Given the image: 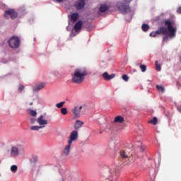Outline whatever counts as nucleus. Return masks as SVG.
Listing matches in <instances>:
<instances>
[{
	"instance_id": "12",
	"label": "nucleus",
	"mask_w": 181,
	"mask_h": 181,
	"mask_svg": "<svg viewBox=\"0 0 181 181\" xmlns=\"http://www.w3.org/2000/svg\"><path fill=\"white\" fill-rule=\"evenodd\" d=\"M78 138V132L77 131H73L69 138L68 144L72 145L73 142L77 141Z\"/></svg>"
},
{
	"instance_id": "2",
	"label": "nucleus",
	"mask_w": 181,
	"mask_h": 181,
	"mask_svg": "<svg viewBox=\"0 0 181 181\" xmlns=\"http://www.w3.org/2000/svg\"><path fill=\"white\" fill-rule=\"evenodd\" d=\"M87 76V69L86 68H77L75 69L72 75V83L81 84L84 81V78Z\"/></svg>"
},
{
	"instance_id": "36",
	"label": "nucleus",
	"mask_w": 181,
	"mask_h": 181,
	"mask_svg": "<svg viewBox=\"0 0 181 181\" xmlns=\"http://www.w3.org/2000/svg\"><path fill=\"white\" fill-rule=\"evenodd\" d=\"M109 146H110V149L115 148V145H112V143H110Z\"/></svg>"
},
{
	"instance_id": "39",
	"label": "nucleus",
	"mask_w": 181,
	"mask_h": 181,
	"mask_svg": "<svg viewBox=\"0 0 181 181\" xmlns=\"http://www.w3.org/2000/svg\"><path fill=\"white\" fill-rule=\"evenodd\" d=\"M57 2H63V0H56Z\"/></svg>"
},
{
	"instance_id": "11",
	"label": "nucleus",
	"mask_w": 181,
	"mask_h": 181,
	"mask_svg": "<svg viewBox=\"0 0 181 181\" xmlns=\"http://www.w3.org/2000/svg\"><path fill=\"white\" fill-rule=\"evenodd\" d=\"M83 26V21H78L74 25V30L75 33L73 32V30L71 31V35L72 36H76V35H77V33H80V30H81V27Z\"/></svg>"
},
{
	"instance_id": "22",
	"label": "nucleus",
	"mask_w": 181,
	"mask_h": 181,
	"mask_svg": "<svg viewBox=\"0 0 181 181\" xmlns=\"http://www.w3.org/2000/svg\"><path fill=\"white\" fill-rule=\"evenodd\" d=\"M10 170L11 173H16V172H18V165H11L10 168Z\"/></svg>"
},
{
	"instance_id": "6",
	"label": "nucleus",
	"mask_w": 181,
	"mask_h": 181,
	"mask_svg": "<svg viewBox=\"0 0 181 181\" xmlns=\"http://www.w3.org/2000/svg\"><path fill=\"white\" fill-rule=\"evenodd\" d=\"M4 17L8 19L11 18V19H15L18 17V13L14 9H9L5 11Z\"/></svg>"
},
{
	"instance_id": "42",
	"label": "nucleus",
	"mask_w": 181,
	"mask_h": 181,
	"mask_svg": "<svg viewBox=\"0 0 181 181\" xmlns=\"http://www.w3.org/2000/svg\"><path fill=\"white\" fill-rule=\"evenodd\" d=\"M99 134H103V132H100Z\"/></svg>"
},
{
	"instance_id": "20",
	"label": "nucleus",
	"mask_w": 181,
	"mask_h": 181,
	"mask_svg": "<svg viewBox=\"0 0 181 181\" xmlns=\"http://www.w3.org/2000/svg\"><path fill=\"white\" fill-rule=\"evenodd\" d=\"M78 18H79V16L77 13H74L71 16V20L73 22H77V21H78Z\"/></svg>"
},
{
	"instance_id": "5",
	"label": "nucleus",
	"mask_w": 181,
	"mask_h": 181,
	"mask_svg": "<svg viewBox=\"0 0 181 181\" xmlns=\"http://www.w3.org/2000/svg\"><path fill=\"white\" fill-rule=\"evenodd\" d=\"M21 45V39L16 36H13L8 40V45L11 49H18Z\"/></svg>"
},
{
	"instance_id": "34",
	"label": "nucleus",
	"mask_w": 181,
	"mask_h": 181,
	"mask_svg": "<svg viewBox=\"0 0 181 181\" xmlns=\"http://www.w3.org/2000/svg\"><path fill=\"white\" fill-rule=\"evenodd\" d=\"M122 80H124V81H128V80H129V77L127 76V75L124 74L122 76Z\"/></svg>"
},
{
	"instance_id": "27",
	"label": "nucleus",
	"mask_w": 181,
	"mask_h": 181,
	"mask_svg": "<svg viewBox=\"0 0 181 181\" xmlns=\"http://www.w3.org/2000/svg\"><path fill=\"white\" fill-rule=\"evenodd\" d=\"M156 88L157 90H158V91H160L161 93H165V88L163 87V86L157 85Z\"/></svg>"
},
{
	"instance_id": "21",
	"label": "nucleus",
	"mask_w": 181,
	"mask_h": 181,
	"mask_svg": "<svg viewBox=\"0 0 181 181\" xmlns=\"http://www.w3.org/2000/svg\"><path fill=\"white\" fill-rule=\"evenodd\" d=\"M115 122H117L118 124H122L124 122V117L122 116H117L115 118Z\"/></svg>"
},
{
	"instance_id": "38",
	"label": "nucleus",
	"mask_w": 181,
	"mask_h": 181,
	"mask_svg": "<svg viewBox=\"0 0 181 181\" xmlns=\"http://www.w3.org/2000/svg\"><path fill=\"white\" fill-rule=\"evenodd\" d=\"M177 110H178L179 112H181V105L177 107Z\"/></svg>"
},
{
	"instance_id": "43",
	"label": "nucleus",
	"mask_w": 181,
	"mask_h": 181,
	"mask_svg": "<svg viewBox=\"0 0 181 181\" xmlns=\"http://www.w3.org/2000/svg\"><path fill=\"white\" fill-rule=\"evenodd\" d=\"M69 26H70V23H69Z\"/></svg>"
},
{
	"instance_id": "26",
	"label": "nucleus",
	"mask_w": 181,
	"mask_h": 181,
	"mask_svg": "<svg viewBox=\"0 0 181 181\" xmlns=\"http://www.w3.org/2000/svg\"><path fill=\"white\" fill-rule=\"evenodd\" d=\"M31 131H39L40 129H43L41 126H32L30 127Z\"/></svg>"
},
{
	"instance_id": "41",
	"label": "nucleus",
	"mask_w": 181,
	"mask_h": 181,
	"mask_svg": "<svg viewBox=\"0 0 181 181\" xmlns=\"http://www.w3.org/2000/svg\"><path fill=\"white\" fill-rule=\"evenodd\" d=\"M66 30H69V27H66Z\"/></svg>"
},
{
	"instance_id": "4",
	"label": "nucleus",
	"mask_w": 181,
	"mask_h": 181,
	"mask_svg": "<svg viewBox=\"0 0 181 181\" xmlns=\"http://www.w3.org/2000/svg\"><path fill=\"white\" fill-rule=\"evenodd\" d=\"M132 0H124V2H118L116 4L117 8L119 9L121 13H128L131 12V7H129V3Z\"/></svg>"
},
{
	"instance_id": "40",
	"label": "nucleus",
	"mask_w": 181,
	"mask_h": 181,
	"mask_svg": "<svg viewBox=\"0 0 181 181\" xmlns=\"http://www.w3.org/2000/svg\"><path fill=\"white\" fill-rule=\"evenodd\" d=\"M30 105H33V103H30Z\"/></svg>"
},
{
	"instance_id": "24",
	"label": "nucleus",
	"mask_w": 181,
	"mask_h": 181,
	"mask_svg": "<svg viewBox=\"0 0 181 181\" xmlns=\"http://www.w3.org/2000/svg\"><path fill=\"white\" fill-rule=\"evenodd\" d=\"M155 64H156V70L157 71H160L162 69V64H159L158 61H156Z\"/></svg>"
},
{
	"instance_id": "13",
	"label": "nucleus",
	"mask_w": 181,
	"mask_h": 181,
	"mask_svg": "<svg viewBox=\"0 0 181 181\" xmlns=\"http://www.w3.org/2000/svg\"><path fill=\"white\" fill-rule=\"evenodd\" d=\"M118 177V171L117 170H108L107 174L106 175V179H110V177H113V179H117Z\"/></svg>"
},
{
	"instance_id": "16",
	"label": "nucleus",
	"mask_w": 181,
	"mask_h": 181,
	"mask_svg": "<svg viewBox=\"0 0 181 181\" xmlns=\"http://www.w3.org/2000/svg\"><path fill=\"white\" fill-rule=\"evenodd\" d=\"M102 77H103L104 80H107L108 81L110 80H112V78L115 77V74L109 75L108 72H105L103 74Z\"/></svg>"
},
{
	"instance_id": "33",
	"label": "nucleus",
	"mask_w": 181,
	"mask_h": 181,
	"mask_svg": "<svg viewBox=\"0 0 181 181\" xmlns=\"http://www.w3.org/2000/svg\"><path fill=\"white\" fill-rule=\"evenodd\" d=\"M150 122H152V124H153L154 125H156V124H158V118L153 117V119L151 120Z\"/></svg>"
},
{
	"instance_id": "30",
	"label": "nucleus",
	"mask_w": 181,
	"mask_h": 181,
	"mask_svg": "<svg viewBox=\"0 0 181 181\" xmlns=\"http://www.w3.org/2000/svg\"><path fill=\"white\" fill-rule=\"evenodd\" d=\"M140 69L143 73L146 71V66L144 64H140Z\"/></svg>"
},
{
	"instance_id": "28",
	"label": "nucleus",
	"mask_w": 181,
	"mask_h": 181,
	"mask_svg": "<svg viewBox=\"0 0 181 181\" xmlns=\"http://www.w3.org/2000/svg\"><path fill=\"white\" fill-rule=\"evenodd\" d=\"M66 104V102H60L56 104L57 108H63V106Z\"/></svg>"
},
{
	"instance_id": "25",
	"label": "nucleus",
	"mask_w": 181,
	"mask_h": 181,
	"mask_svg": "<svg viewBox=\"0 0 181 181\" xmlns=\"http://www.w3.org/2000/svg\"><path fill=\"white\" fill-rule=\"evenodd\" d=\"M141 29H142L143 32H148V30L149 29V25L148 24L144 23L141 25Z\"/></svg>"
},
{
	"instance_id": "32",
	"label": "nucleus",
	"mask_w": 181,
	"mask_h": 181,
	"mask_svg": "<svg viewBox=\"0 0 181 181\" xmlns=\"http://www.w3.org/2000/svg\"><path fill=\"white\" fill-rule=\"evenodd\" d=\"M23 90H25V86H23V85H20L18 86V93H22V91H23Z\"/></svg>"
},
{
	"instance_id": "1",
	"label": "nucleus",
	"mask_w": 181,
	"mask_h": 181,
	"mask_svg": "<svg viewBox=\"0 0 181 181\" xmlns=\"http://www.w3.org/2000/svg\"><path fill=\"white\" fill-rule=\"evenodd\" d=\"M165 25L166 27H160L158 30L151 32L150 36L153 37H156V35H168L163 37V42H168V39H173L176 37V32L177 28L173 25V21L170 20H166L165 21Z\"/></svg>"
},
{
	"instance_id": "7",
	"label": "nucleus",
	"mask_w": 181,
	"mask_h": 181,
	"mask_svg": "<svg viewBox=\"0 0 181 181\" xmlns=\"http://www.w3.org/2000/svg\"><path fill=\"white\" fill-rule=\"evenodd\" d=\"M46 87V83L45 82H38L32 86V90L34 93H38L40 90H43Z\"/></svg>"
},
{
	"instance_id": "19",
	"label": "nucleus",
	"mask_w": 181,
	"mask_h": 181,
	"mask_svg": "<svg viewBox=\"0 0 181 181\" xmlns=\"http://www.w3.org/2000/svg\"><path fill=\"white\" fill-rule=\"evenodd\" d=\"M84 125V122L81 120H76L74 124V129H80L81 127Z\"/></svg>"
},
{
	"instance_id": "18",
	"label": "nucleus",
	"mask_w": 181,
	"mask_h": 181,
	"mask_svg": "<svg viewBox=\"0 0 181 181\" xmlns=\"http://www.w3.org/2000/svg\"><path fill=\"white\" fill-rule=\"evenodd\" d=\"M110 9V6L107 5L106 4H101L99 7V11L101 13L106 12V11H108Z\"/></svg>"
},
{
	"instance_id": "9",
	"label": "nucleus",
	"mask_w": 181,
	"mask_h": 181,
	"mask_svg": "<svg viewBox=\"0 0 181 181\" xmlns=\"http://www.w3.org/2000/svg\"><path fill=\"white\" fill-rule=\"evenodd\" d=\"M74 6L76 8V11H82V9H84V6H86V0L76 1Z\"/></svg>"
},
{
	"instance_id": "31",
	"label": "nucleus",
	"mask_w": 181,
	"mask_h": 181,
	"mask_svg": "<svg viewBox=\"0 0 181 181\" xmlns=\"http://www.w3.org/2000/svg\"><path fill=\"white\" fill-rule=\"evenodd\" d=\"M30 115L32 117H36L37 115V112H36V110H30Z\"/></svg>"
},
{
	"instance_id": "15",
	"label": "nucleus",
	"mask_w": 181,
	"mask_h": 181,
	"mask_svg": "<svg viewBox=\"0 0 181 181\" xmlns=\"http://www.w3.org/2000/svg\"><path fill=\"white\" fill-rule=\"evenodd\" d=\"M71 148V144L68 143V144L64 147L62 151V156H69L70 155V151Z\"/></svg>"
},
{
	"instance_id": "14",
	"label": "nucleus",
	"mask_w": 181,
	"mask_h": 181,
	"mask_svg": "<svg viewBox=\"0 0 181 181\" xmlns=\"http://www.w3.org/2000/svg\"><path fill=\"white\" fill-rule=\"evenodd\" d=\"M120 156H122L123 159H128V158L132 156V153H131L129 148H126L125 150H122L120 151Z\"/></svg>"
},
{
	"instance_id": "23",
	"label": "nucleus",
	"mask_w": 181,
	"mask_h": 181,
	"mask_svg": "<svg viewBox=\"0 0 181 181\" xmlns=\"http://www.w3.org/2000/svg\"><path fill=\"white\" fill-rule=\"evenodd\" d=\"M136 146H137V148H140V151L141 152H144V151H145V148L144 147V146L142 145V142L141 141H138L136 144Z\"/></svg>"
},
{
	"instance_id": "10",
	"label": "nucleus",
	"mask_w": 181,
	"mask_h": 181,
	"mask_svg": "<svg viewBox=\"0 0 181 181\" xmlns=\"http://www.w3.org/2000/svg\"><path fill=\"white\" fill-rule=\"evenodd\" d=\"M81 110H83V105L81 106H75L72 110L71 112L75 118H79Z\"/></svg>"
},
{
	"instance_id": "3",
	"label": "nucleus",
	"mask_w": 181,
	"mask_h": 181,
	"mask_svg": "<svg viewBox=\"0 0 181 181\" xmlns=\"http://www.w3.org/2000/svg\"><path fill=\"white\" fill-rule=\"evenodd\" d=\"M25 152V146L22 144L11 145L8 151L10 158L15 159L21 155V151Z\"/></svg>"
},
{
	"instance_id": "37",
	"label": "nucleus",
	"mask_w": 181,
	"mask_h": 181,
	"mask_svg": "<svg viewBox=\"0 0 181 181\" xmlns=\"http://www.w3.org/2000/svg\"><path fill=\"white\" fill-rule=\"evenodd\" d=\"M177 12L178 13H181V7H179L178 9L177 10Z\"/></svg>"
},
{
	"instance_id": "17",
	"label": "nucleus",
	"mask_w": 181,
	"mask_h": 181,
	"mask_svg": "<svg viewBox=\"0 0 181 181\" xmlns=\"http://www.w3.org/2000/svg\"><path fill=\"white\" fill-rule=\"evenodd\" d=\"M39 160V157L35 154L31 155V156L29 158V162L30 163H37Z\"/></svg>"
},
{
	"instance_id": "35",
	"label": "nucleus",
	"mask_w": 181,
	"mask_h": 181,
	"mask_svg": "<svg viewBox=\"0 0 181 181\" xmlns=\"http://www.w3.org/2000/svg\"><path fill=\"white\" fill-rule=\"evenodd\" d=\"M30 123H31V124H35V122H36V118H35V117H31V118L30 119Z\"/></svg>"
},
{
	"instance_id": "8",
	"label": "nucleus",
	"mask_w": 181,
	"mask_h": 181,
	"mask_svg": "<svg viewBox=\"0 0 181 181\" xmlns=\"http://www.w3.org/2000/svg\"><path fill=\"white\" fill-rule=\"evenodd\" d=\"M37 122L40 127H42L41 128H46V125L49 124V122L47 119H45V116L40 115L37 119Z\"/></svg>"
},
{
	"instance_id": "29",
	"label": "nucleus",
	"mask_w": 181,
	"mask_h": 181,
	"mask_svg": "<svg viewBox=\"0 0 181 181\" xmlns=\"http://www.w3.org/2000/svg\"><path fill=\"white\" fill-rule=\"evenodd\" d=\"M61 113L63 115H67V108L66 107H62L61 109Z\"/></svg>"
}]
</instances>
